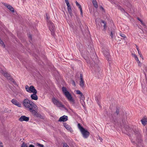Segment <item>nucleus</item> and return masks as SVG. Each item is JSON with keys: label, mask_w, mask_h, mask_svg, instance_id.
<instances>
[{"label": "nucleus", "mask_w": 147, "mask_h": 147, "mask_svg": "<svg viewBox=\"0 0 147 147\" xmlns=\"http://www.w3.org/2000/svg\"><path fill=\"white\" fill-rule=\"evenodd\" d=\"M23 104L24 107L35 116H38L37 113V106L32 101L27 98L25 99L23 101Z\"/></svg>", "instance_id": "1"}, {"label": "nucleus", "mask_w": 147, "mask_h": 147, "mask_svg": "<svg viewBox=\"0 0 147 147\" xmlns=\"http://www.w3.org/2000/svg\"><path fill=\"white\" fill-rule=\"evenodd\" d=\"M62 90L63 94L68 100L72 104H74L75 102L74 98H73L71 94L67 90L66 88L65 87H63L62 88Z\"/></svg>", "instance_id": "2"}, {"label": "nucleus", "mask_w": 147, "mask_h": 147, "mask_svg": "<svg viewBox=\"0 0 147 147\" xmlns=\"http://www.w3.org/2000/svg\"><path fill=\"white\" fill-rule=\"evenodd\" d=\"M78 126L82 135L83 137L85 138H88L90 135L89 132L82 126L80 123L78 124Z\"/></svg>", "instance_id": "3"}, {"label": "nucleus", "mask_w": 147, "mask_h": 147, "mask_svg": "<svg viewBox=\"0 0 147 147\" xmlns=\"http://www.w3.org/2000/svg\"><path fill=\"white\" fill-rule=\"evenodd\" d=\"M52 101L53 104L55 105H56L57 107L63 108L65 109H66L65 107V106L63 105H62L60 102L58 100L54 98H52Z\"/></svg>", "instance_id": "4"}, {"label": "nucleus", "mask_w": 147, "mask_h": 147, "mask_svg": "<svg viewBox=\"0 0 147 147\" xmlns=\"http://www.w3.org/2000/svg\"><path fill=\"white\" fill-rule=\"evenodd\" d=\"M25 88L26 91L30 93H33L37 91L34 87L33 86H29L28 85H26L25 86Z\"/></svg>", "instance_id": "5"}, {"label": "nucleus", "mask_w": 147, "mask_h": 147, "mask_svg": "<svg viewBox=\"0 0 147 147\" xmlns=\"http://www.w3.org/2000/svg\"><path fill=\"white\" fill-rule=\"evenodd\" d=\"M48 22L49 23L48 25L49 27V29L51 32L52 34L53 35L54 34V31L55 29V27L52 22L49 21V22L48 21Z\"/></svg>", "instance_id": "6"}, {"label": "nucleus", "mask_w": 147, "mask_h": 147, "mask_svg": "<svg viewBox=\"0 0 147 147\" xmlns=\"http://www.w3.org/2000/svg\"><path fill=\"white\" fill-rule=\"evenodd\" d=\"M29 119V117H27L24 115H22L19 118L18 120L20 122H23V121L27 122L28 121Z\"/></svg>", "instance_id": "7"}, {"label": "nucleus", "mask_w": 147, "mask_h": 147, "mask_svg": "<svg viewBox=\"0 0 147 147\" xmlns=\"http://www.w3.org/2000/svg\"><path fill=\"white\" fill-rule=\"evenodd\" d=\"M4 76L6 77L7 79L10 80L11 82H12L14 84H16V82L10 76V75L7 73H5L3 74Z\"/></svg>", "instance_id": "8"}, {"label": "nucleus", "mask_w": 147, "mask_h": 147, "mask_svg": "<svg viewBox=\"0 0 147 147\" xmlns=\"http://www.w3.org/2000/svg\"><path fill=\"white\" fill-rule=\"evenodd\" d=\"M11 102L13 104L19 107H21V104L15 99H12Z\"/></svg>", "instance_id": "9"}, {"label": "nucleus", "mask_w": 147, "mask_h": 147, "mask_svg": "<svg viewBox=\"0 0 147 147\" xmlns=\"http://www.w3.org/2000/svg\"><path fill=\"white\" fill-rule=\"evenodd\" d=\"M37 91H36L35 92L33 93L31 95L30 97L32 100H37L38 99V97L36 95Z\"/></svg>", "instance_id": "10"}, {"label": "nucleus", "mask_w": 147, "mask_h": 147, "mask_svg": "<svg viewBox=\"0 0 147 147\" xmlns=\"http://www.w3.org/2000/svg\"><path fill=\"white\" fill-rule=\"evenodd\" d=\"M68 117L67 116L63 115L61 117L59 120V121H65L67 120Z\"/></svg>", "instance_id": "11"}, {"label": "nucleus", "mask_w": 147, "mask_h": 147, "mask_svg": "<svg viewBox=\"0 0 147 147\" xmlns=\"http://www.w3.org/2000/svg\"><path fill=\"white\" fill-rule=\"evenodd\" d=\"M63 125L65 128L69 131L71 132L73 131V130L70 125L66 123H63Z\"/></svg>", "instance_id": "12"}, {"label": "nucleus", "mask_w": 147, "mask_h": 147, "mask_svg": "<svg viewBox=\"0 0 147 147\" xmlns=\"http://www.w3.org/2000/svg\"><path fill=\"white\" fill-rule=\"evenodd\" d=\"M80 86L82 87H83L84 86V81L83 80V75L82 74H80Z\"/></svg>", "instance_id": "13"}, {"label": "nucleus", "mask_w": 147, "mask_h": 147, "mask_svg": "<svg viewBox=\"0 0 147 147\" xmlns=\"http://www.w3.org/2000/svg\"><path fill=\"white\" fill-rule=\"evenodd\" d=\"M4 5L11 11L14 12V9L11 5L7 4H4Z\"/></svg>", "instance_id": "14"}, {"label": "nucleus", "mask_w": 147, "mask_h": 147, "mask_svg": "<svg viewBox=\"0 0 147 147\" xmlns=\"http://www.w3.org/2000/svg\"><path fill=\"white\" fill-rule=\"evenodd\" d=\"M21 147H28L27 144L26 143L23 142L21 145ZM28 147H35L32 144L29 145Z\"/></svg>", "instance_id": "15"}, {"label": "nucleus", "mask_w": 147, "mask_h": 147, "mask_svg": "<svg viewBox=\"0 0 147 147\" xmlns=\"http://www.w3.org/2000/svg\"><path fill=\"white\" fill-rule=\"evenodd\" d=\"M76 5L77 6H78L79 8L80 9L81 12V14L82 16L83 14V11L82 10V8L81 5L78 3L77 1H76Z\"/></svg>", "instance_id": "16"}, {"label": "nucleus", "mask_w": 147, "mask_h": 147, "mask_svg": "<svg viewBox=\"0 0 147 147\" xmlns=\"http://www.w3.org/2000/svg\"><path fill=\"white\" fill-rule=\"evenodd\" d=\"M92 2L94 6L96 8H97L98 5L96 1V0H92Z\"/></svg>", "instance_id": "17"}, {"label": "nucleus", "mask_w": 147, "mask_h": 147, "mask_svg": "<svg viewBox=\"0 0 147 147\" xmlns=\"http://www.w3.org/2000/svg\"><path fill=\"white\" fill-rule=\"evenodd\" d=\"M67 10L68 11L69 13H71V7L69 5V4H68V5H67Z\"/></svg>", "instance_id": "18"}, {"label": "nucleus", "mask_w": 147, "mask_h": 147, "mask_svg": "<svg viewBox=\"0 0 147 147\" xmlns=\"http://www.w3.org/2000/svg\"><path fill=\"white\" fill-rule=\"evenodd\" d=\"M132 56L134 57L135 60L137 61H138L139 63H140V61H139V59L137 56L134 54H132Z\"/></svg>", "instance_id": "19"}, {"label": "nucleus", "mask_w": 147, "mask_h": 147, "mask_svg": "<svg viewBox=\"0 0 147 147\" xmlns=\"http://www.w3.org/2000/svg\"><path fill=\"white\" fill-rule=\"evenodd\" d=\"M142 123L143 125H145L146 124L147 121L146 119L145 118H143L141 120Z\"/></svg>", "instance_id": "20"}, {"label": "nucleus", "mask_w": 147, "mask_h": 147, "mask_svg": "<svg viewBox=\"0 0 147 147\" xmlns=\"http://www.w3.org/2000/svg\"><path fill=\"white\" fill-rule=\"evenodd\" d=\"M82 98H80V102L82 105V106L84 108L85 107V103L84 101V100L83 99H82Z\"/></svg>", "instance_id": "21"}, {"label": "nucleus", "mask_w": 147, "mask_h": 147, "mask_svg": "<svg viewBox=\"0 0 147 147\" xmlns=\"http://www.w3.org/2000/svg\"><path fill=\"white\" fill-rule=\"evenodd\" d=\"M76 93L77 94H80L81 96L80 98H82L83 94L82 92H81L79 90H76Z\"/></svg>", "instance_id": "22"}, {"label": "nucleus", "mask_w": 147, "mask_h": 147, "mask_svg": "<svg viewBox=\"0 0 147 147\" xmlns=\"http://www.w3.org/2000/svg\"><path fill=\"white\" fill-rule=\"evenodd\" d=\"M134 134L135 135H137L138 136H139L140 135V134L138 131H136V130H135V131H134Z\"/></svg>", "instance_id": "23"}, {"label": "nucleus", "mask_w": 147, "mask_h": 147, "mask_svg": "<svg viewBox=\"0 0 147 147\" xmlns=\"http://www.w3.org/2000/svg\"><path fill=\"white\" fill-rule=\"evenodd\" d=\"M36 145L39 147H44V145L43 144H40L38 143H36Z\"/></svg>", "instance_id": "24"}, {"label": "nucleus", "mask_w": 147, "mask_h": 147, "mask_svg": "<svg viewBox=\"0 0 147 147\" xmlns=\"http://www.w3.org/2000/svg\"><path fill=\"white\" fill-rule=\"evenodd\" d=\"M114 34V33L112 31H111L110 34V36L111 37V38L112 39H113V34Z\"/></svg>", "instance_id": "25"}, {"label": "nucleus", "mask_w": 147, "mask_h": 147, "mask_svg": "<svg viewBox=\"0 0 147 147\" xmlns=\"http://www.w3.org/2000/svg\"><path fill=\"white\" fill-rule=\"evenodd\" d=\"M119 34H120V36L122 37H123L124 38L126 37V36H125V35L123 33H120Z\"/></svg>", "instance_id": "26"}, {"label": "nucleus", "mask_w": 147, "mask_h": 147, "mask_svg": "<svg viewBox=\"0 0 147 147\" xmlns=\"http://www.w3.org/2000/svg\"><path fill=\"white\" fill-rule=\"evenodd\" d=\"M101 22L102 23H103L104 24V29H105L106 27V22H105V21L103 20H102L101 21Z\"/></svg>", "instance_id": "27"}, {"label": "nucleus", "mask_w": 147, "mask_h": 147, "mask_svg": "<svg viewBox=\"0 0 147 147\" xmlns=\"http://www.w3.org/2000/svg\"><path fill=\"white\" fill-rule=\"evenodd\" d=\"M63 147H69V146L66 143H65L63 144Z\"/></svg>", "instance_id": "28"}, {"label": "nucleus", "mask_w": 147, "mask_h": 147, "mask_svg": "<svg viewBox=\"0 0 147 147\" xmlns=\"http://www.w3.org/2000/svg\"><path fill=\"white\" fill-rule=\"evenodd\" d=\"M3 145L2 142L0 141V147H3Z\"/></svg>", "instance_id": "29"}, {"label": "nucleus", "mask_w": 147, "mask_h": 147, "mask_svg": "<svg viewBox=\"0 0 147 147\" xmlns=\"http://www.w3.org/2000/svg\"><path fill=\"white\" fill-rule=\"evenodd\" d=\"M65 1L67 5H68V4H69V3L68 0H65Z\"/></svg>", "instance_id": "30"}, {"label": "nucleus", "mask_w": 147, "mask_h": 147, "mask_svg": "<svg viewBox=\"0 0 147 147\" xmlns=\"http://www.w3.org/2000/svg\"><path fill=\"white\" fill-rule=\"evenodd\" d=\"M140 22H141L142 24L144 26H145V23L142 21V20L140 21Z\"/></svg>", "instance_id": "31"}, {"label": "nucleus", "mask_w": 147, "mask_h": 147, "mask_svg": "<svg viewBox=\"0 0 147 147\" xmlns=\"http://www.w3.org/2000/svg\"><path fill=\"white\" fill-rule=\"evenodd\" d=\"M104 54L107 56H108L109 55V53L108 52H106L105 53H104Z\"/></svg>", "instance_id": "32"}, {"label": "nucleus", "mask_w": 147, "mask_h": 147, "mask_svg": "<svg viewBox=\"0 0 147 147\" xmlns=\"http://www.w3.org/2000/svg\"><path fill=\"white\" fill-rule=\"evenodd\" d=\"M46 16L47 19V20H48L49 19V17L48 15L47 14L46 15Z\"/></svg>", "instance_id": "33"}, {"label": "nucleus", "mask_w": 147, "mask_h": 147, "mask_svg": "<svg viewBox=\"0 0 147 147\" xmlns=\"http://www.w3.org/2000/svg\"><path fill=\"white\" fill-rule=\"evenodd\" d=\"M116 113L117 114H118L119 113V111L118 109L116 110Z\"/></svg>", "instance_id": "34"}, {"label": "nucleus", "mask_w": 147, "mask_h": 147, "mask_svg": "<svg viewBox=\"0 0 147 147\" xmlns=\"http://www.w3.org/2000/svg\"><path fill=\"white\" fill-rule=\"evenodd\" d=\"M72 84H73V85H74V86H75V82L74 81H72Z\"/></svg>", "instance_id": "35"}, {"label": "nucleus", "mask_w": 147, "mask_h": 147, "mask_svg": "<svg viewBox=\"0 0 147 147\" xmlns=\"http://www.w3.org/2000/svg\"><path fill=\"white\" fill-rule=\"evenodd\" d=\"M137 62H138V66H140V63H139L138 61H137Z\"/></svg>", "instance_id": "36"}, {"label": "nucleus", "mask_w": 147, "mask_h": 147, "mask_svg": "<svg viewBox=\"0 0 147 147\" xmlns=\"http://www.w3.org/2000/svg\"><path fill=\"white\" fill-rule=\"evenodd\" d=\"M140 56L142 58H143V56L142 55V54H140Z\"/></svg>", "instance_id": "37"}, {"label": "nucleus", "mask_w": 147, "mask_h": 147, "mask_svg": "<svg viewBox=\"0 0 147 147\" xmlns=\"http://www.w3.org/2000/svg\"><path fill=\"white\" fill-rule=\"evenodd\" d=\"M99 139L101 141L102 140V138L100 137L99 138Z\"/></svg>", "instance_id": "38"}, {"label": "nucleus", "mask_w": 147, "mask_h": 147, "mask_svg": "<svg viewBox=\"0 0 147 147\" xmlns=\"http://www.w3.org/2000/svg\"><path fill=\"white\" fill-rule=\"evenodd\" d=\"M2 72H3V71L1 70V69L0 68V72L2 73Z\"/></svg>", "instance_id": "39"}, {"label": "nucleus", "mask_w": 147, "mask_h": 147, "mask_svg": "<svg viewBox=\"0 0 147 147\" xmlns=\"http://www.w3.org/2000/svg\"><path fill=\"white\" fill-rule=\"evenodd\" d=\"M137 19L138 20H139L140 21L141 20L139 18H138Z\"/></svg>", "instance_id": "40"}, {"label": "nucleus", "mask_w": 147, "mask_h": 147, "mask_svg": "<svg viewBox=\"0 0 147 147\" xmlns=\"http://www.w3.org/2000/svg\"><path fill=\"white\" fill-rule=\"evenodd\" d=\"M136 47H137V50L138 51H139V48H138V47L137 46H136Z\"/></svg>", "instance_id": "41"}, {"label": "nucleus", "mask_w": 147, "mask_h": 147, "mask_svg": "<svg viewBox=\"0 0 147 147\" xmlns=\"http://www.w3.org/2000/svg\"><path fill=\"white\" fill-rule=\"evenodd\" d=\"M138 54L140 55V54H141V53L140 52V51H138Z\"/></svg>", "instance_id": "42"}, {"label": "nucleus", "mask_w": 147, "mask_h": 147, "mask_svg": "<svg viewBox=\"0 0 147 147\" xmlns=\"http://www.w3.org/2000/svg\"><path fill=\"white\" fill-rule=\"evenodd\" d=\"M97 103H98V104L99 105V104L98 102V101H97Z\"/></svg>", "instance_id": "43"}, {"label": "nucleus", "mask_w": 147, "mask_h": 147, "mask_svg": "<svg viewBox=\"0 0 147 147\" xmlns=\"http://www.w3.org/2000/svg\"><path fill=\"white\" fill-rule=\"evenodd\" d=\"M29 37H30L31 38V36L30 35H29Z\"/></svg>", "instance_id": "44"}]
</instances>
